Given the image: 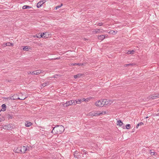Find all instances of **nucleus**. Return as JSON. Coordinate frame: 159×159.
<instances>
[{"mask_svg": "<svg viewBox=\"0 0 159 159\" xmlns=\"http://www.w3.org/2000/svg\"><path fill=\"white\" fill-rule=\"evenodd\" d=\"M2 109L3 110V111H4L6 110L7 107H6V104H3L2 106Z\"/></svg>", "mask_w": 159, "mask_h": 159, "instance_id": "obj_18", "label": "nucleus"}, {"mask_svg": "<svg viewBox=\"0 0 159 159\" xmlns=\"http://www.w3.org/2000/svg\"><path fill=\"white\" fill-rule=\"evenodd\" d=\"M89 100V99L88 98L86 99H84V101L85 102H88Z\"/></svg>", "mask_w": 159, "mask_h": 159, "instance_id": "obj_37", "label": "nucleus"}, {"mask_svg": "<svg viewBox=\"0 0 159 159\" xmlns=\"http://www.w3.org/2000/svg\"><path fill=\"white\" fill-rule=\"evenodd\" d=\"M32 7L29 6H27V5H25V6H24L23 7H22V9H29V8H31Z\"/></svg>", "mask_w": 159, "mask_h": 159, "instance_id": "obj_19", "label": "nucleus"}, {"mask_svg": "<svg viewBox=\"0 0 159 159\" xmlns=\"http://www.w3.org/2000/svg\"><path fill=\"white\" fill-rule=\"evenodd\" d=\"M103 100L102 99L96 101L95 103V105L98 107H102L104 106L103 103Z\"/></svg>", "mask_w": 159, "mask_h": 159, "instance_id": "obj_3", "label": "nucleus"}, {"mask_svg": "<svg viewBox=\"0 0 159 159\" xmlns=\"http://www.w3.org/2000/svg\"><path fill=\"white\" fill-rule=\"evenodd\" d=\"M117 31H116V32H115V31L111 30L110 31L109 33L111 34H116L117 33Z\"/></svg>", "mask_w": 159, "mask_h": 159, "instance_id": "obj_26", "label": "nucleus"}, {"mask_svg": "<svg viewBox=\"0 0 159 159\" xmlns=\"http://www.w3.org/2000/svg\"><path fill=\"white\" fill-rule=\"evenodd\" d=\"M5 120L4 117L0 114V122L3 121Z\"/></svg>", "mask_w": 159, "mask_h": 159, "instance_id": "obj_22", "label": "nucleus"}, {"mask_svg": "<svg viewBox=\"0 0 159 159\" xmlns=\"http://www.w3.org/2000/svg\"><path fill=\"white\" fill-rule=\"evenodd\" d=\"M147 98L148 100H150L151 99H155L157 98L155 96L154 94H153L149 96V97H148Z\"/></svg>", "mask_w": 159, "mask_h": 159, "instance_id": "obj_11", "label": "nucleus"}, {"mask_svg": "<svg viewBox=\"0 0 159 159\" xmlns=\"http://www.w3.org/2000/svg\"><path fill=\"white\" fill-rule=\"evenodd\" d=\"M105 35H101L100 36H99L98 37V39H99V40H103L104 38H105Z\"/></svg>", "mask_w": 159, "mask_h": 159, "instance_id": "obj_13", "label": "nucleus"}, {"mask_svg": "<svg viewBox=\"0 0 159 159\" xmlns=\"http://www.w3.org/2000/svg\"><path fill=\"white\" fill-rule=\"evenodd\" d=\"M84 98H83V99H82V100L83 101H84Z\"/></svg>", "mask_w": 159, "mask_h": 159, "instance_id": "obj_43", "label": "nucleus"}, {"mask_svg": "<svg viewBox=\"0 0 159 159\" xmlns=\"http://www.w3.org/2000/svg\"><path fill=\"white\" fill-rule=\"evenodd\" d=\"M11 98H12V97H8L7 98V99L8 100H11Z\"/></svg>", "mask_w": 159, "mask_h": 159, "instance_id": "obj_36", "label": "nucleus"}, {"mask_svg": "<svg viewBox=\"0 0 159 159\" xmlns=\"http://www.w3.org/2000/svg\"><path fill=\"white\" fill-rule=\"evenodd\" d=\"M101 114H102V113L98 111L91 112L89 113V115L92 116H97Z\"/></svg>", "mask_w": 159, "mask_h": 159, "instance_id": "obj_4", "label": "nucleus"}, {"mask_svg": "<svg viewBox=\"0 0 159 159\" xmlns=\"http://www.w3.org/2000/svg\"><path fill=\"white\" fill-rule=\"evenodd\" d=\"M42 70H37L34 71H33L31 73V74L32 75H38L41 73H42Z\"/></svg>", "mask_w": 159, "mask_h": 159, "instance_id": "obj_7", "label": "nucleus"}, {"mask_svg": "<svg viewBox=\"0 0 159 159\" xmlns=\"http://www.w3.org/2000/svg\"><path fill=\"white\" fill-rule=\"evenodd\" d=\"M27 150V147L25 146H20L18 147L16 149H14V151L16 152L20 153H24Z\"/></svg>", "mask_w": 159, "mask_h": 159, "instance_id": "obj_2", "label": "nucleus"}, {"mask_svg": "<svg viewBox=\"0 0 159 159\" xmlns=\"http://www.w3.org/2000/svg\"><path fill=\"white\" fill-rule=\"evenodd\" d=\"M75 102H74V104L75 105L77 104H80L81 102H83V101L81 99H78L77 100H74Z\"/></svg>", "mask_w": 159, "mask_h": 159, "instance_id": "obj_10", "label": "nucleus"}, {"mask_svg": "<svg viewBox=\"0 0 159 159\" xmlns=\"http://www.w3.org/2000/svg\"><path fill=\"white\" fill-rule=\"evenodd\" d=\"M42 37V34H36V35H34V37L35 38H40Z\"/></svg>", "mask_w": 159, "mask_h": 159, "instance_id": "obj_21", "label": "nucleus"}, {"mask_svg": "<svg viewBox=\"0 0 159 159\" xmlns=\"http://www.w3.org/2000/svg\"><path fill=\"white\" fill-rule=\"evenodd\" d=\"M32 125V123L29 121H26L25 123V126L26 127H29Z\"/></svg>", "mask_w": 159, "mask_h": 159, "instance_id": "obj_12", "label": "nucleus"}, {"mask_svg": "<svg viewBox=\"0 0 159 159\" xmlns=\"http://www.w3.org/2000/svg\"><path fill=\"white\" fill-rule=\"evenodd\" d=\"M9 125H4L3 126V128L4 129H8L9 128Z\"/></svg>", "mask_w": 159, "mask_h": 159, "instance_id": "obj_24", "label": "nucleus"}, {"mask_svg": "<svg viewBox=\"0 0 159 159\" xmlns=\"http://www.w3.org/2000/svg\"><path fill=\"white\" fill-rule=\"evenodd\" d=\"M63 5V4L61 3V5H58L55 7L56 9H57L60 7H61Z\"/></svg>", "mask_w": 159, "mask_h": 159, "instance_id": "obj_30", "label": "nucleus"}, {"mask_svg": "<svg viewBox=\"0 0 159 159\" xmlns=\"http://www.w3.org/2000/svg\"><path fill=\"white\" fill-rule=\"evenodd\" d=\"M23 50H24V51H28V46H25L23 48Z\"/></svg>", "mask_w": 159, "mask_h": 159, "instance_id": "obj_29", "label": "nucleus"}, {"mask_svg": "<svg viewBox=\"0 0 159 159\" xmlns=\"http://www.w3.org/2000/svg\"><path fill=\"white\" fill-rule=\"evenodd\" d=\"M134 64H133V63H129V64H126L125 65V66H133V65H134Z\"/></svg>", "mask_w": 159, "mask_h": 159, "instance_id": "obj_31", "label": "nucleus"}, {"mask_svg": "<svg viewBox=\"0 0 159 159\" xmlns=\"http://www.w3.org/2000/svg\"><path fill=\"white\" fill-rule=\"evenodd\" d=\"M49 84V83L48 82H47V81L45 82L44 83L42 84H41V88H42V87H45L47 85H48V84Z\"/></svg>", "mask_w": 159, "mask_h": 159, "instance_id": "obj_16", "label": "nucleus"}, {"mask_svg": "<svg viewBox=\"0 0 159 159\" xmlns=\"http://www.w3.org/2000/svg\"><path fill=\"white\" fill-rule=\"evenodd\" d=\"M31 71H29V72H28V74L29 75V74H31Z\"/></svg>", "mask_w": 159, "mask_h": 159, "instance_id": "obj_41", "label": "nucleus"}, {"mask_svg": "<svg viewBox=\"0 0 159 159\" xmlns=\"http://www.w3.org/2000/svg\"><path fill=\"white\" fill-rule=\"evenodd\" d=\"M1 111V110H0V112Z\"/></svg>", "mask_w": 159, "mask_h": 159, "instance_id": "obj_46", "label": "nucleus"}, {"mask_svg": "<svg viewBox=\"0 0 159 159\" xmlns=\"http://www.w3.org/2000/svg\"><path fill=\"white\" fill-rule=\"evenodd\" d=\"M155 96L157 98H159V94H154Z\"/></svg>", "mask_w": 159, "mask_h": 159, "instance_id": "obj_33", "label": "nucleus"}, {"mask_svg": "<svg viewBox=\"0 0 159 159\" xmlns=\"http://www.w3.org/2000/svg\"><path fill=\"white\" fill-rule=\"evenodd\" d=\"M8 117L9 118H11V119L12 118V117L11 116V115H8Z\"/></svg>", "mask_w": 159, "mask_h": 159, "instance_id": "obj_38", "label": "nucleus"}, {"mask_svg": "<svg viewBox=\"0 0 159 159\" xmlns=\"http://www.w3.org/2000/svg\"><path fill=\"white\" fill-rule=\"evenodd\" d=\"M65 129L62 125H57L53 127L52 131V133L54 134H61L63 133Z\"/></svg>", "mask_w": 159, "mask_h": 159, "instance_id": "obj_1", "label": "nucleus"}, {"mask_svg": "<svg viewBox=\"0 0 159 159\" xmlns=\"http://www.w3.org/2000/svg\"><path fill=\"white\" fill-rule=\"evenodd\" d=\"M83 152L85 154H86L87 153V152L85 150H84Z\"/></svg>", "mask_w": 159, "mask_h": 159, "instance_id": "obj_39", "label": "nucleus"}, {"mask_svg": "<svg viewBox=\"0 0 159 159\" xmlns=\"http://www.w3.org/2000/svg\"><path fill=\"white\" fill-rule=\"evenodd\" d=\"M5 45H4V47H5L6 46H12L14 45V44L13 43H11L9 42H7L5 43Z\"/></svg>", "mask_w": 159, "mask_h": 159, "instance_id": "obj_17", "label": "nucleus"}, {"mask_svg": "<svg viewBox=\"0 0 159 159\" xmlns=\"http://www.w3.org/2000/svg\"><path fill=\"white\" fill-rule=\"evenodd\" d=\"M139 125L138 124L137 125H136V128H138L139 127Z\"/></svg>", "mask_w": 159, "mask_h": 159, "instance_id": "obj_40", "label": "nucleus"}, {"mask_svg": "<svg viewBox=\"0 0 159 159\" xmlns=\"http://www.w3.org/2000/svg\"><path fill=\"white\" fill-rule=\"evenodd\" d=\"M125 127H126V129H129L131 127V126L130 124H127L126 125Z\"/></svg>", "mask_w": 159, "mask_h": 159, "instance_id": "obj_28", "label": "nucleus"}, {"mask_svg": "<svg viewBox=\"0 0 159 159\" xmlns=\"http://www.w3.org/2000/svg\"><path fill=\"white\" fill-rule=\"evenodd\" d=\"M83 65V64H81V63H75L72 64V65L73 66H74L75 65H79V66H82Z\"/></svg>", "mask_w": 159, "mask_h": 159, "instance_id": "obj_27", "label": "nucleus"}, {"mask_svg": "<svg viewBox=\"0 0 159 159\" xmlns=\"http://www.w3.org/2000/svg\"><path fill=\"white\" fill-rule=\"evenodd\" d=\"M150 153L151 154V155H154L155 153L154 152H152L151 151V150H150Z\"/></svg>", "mask_w": 159, "mask_h": 159, "instance_id": "obj_34", "label": "nucleus"}, {"mask_svg": "<svg viewBox=\"0 0 159 159\" xmlns=\"http://www.w3.org/2000/svg\"><path fill=\"white\" fill-rule=\"evenodd\" d=\"M74 100H73L67 101L66 103L63 104V106L64 107H67L70 105H75V104H74Z\"/></svg>", "mask_w": 159, "mask_h": 159, "instance_id": "obj_5", "label": "nucleus"}, {"mask_svg": "<svg viewBox=\"0 0 159 159\" xmlns=\"http://www.w3.org/2000/svg\"><path fill=\"white\" fill-rule=\"evenodd\" d=\"M42 37L46 38L48 37V32L43 33L42 34Z\"/></svg>", "mask_w": 159, "mask_h": 159, "instance_id": "obj_9", "label": "nucleus"}, {"mask_svg": "<svg viewBox=\"0 0 159 159\" xmlns=\"http://www.w3.org/2000/svg\"><path fill=\"white\" fill-rule=\"evenodd\" d=\"M103 25V23L102 22L99 23L97 24L98 26H102Z\"/></svg>", "mask_w": 159, "mask_h": 159, "instance_id": "obj_32", "label": "nucleus"}, {"mask_svg": "<svg viewBox=\"0 0 159 159\" xmlns=\"http://www.w3.org/2000/svg\"><path fill=\"white\" fill-rule=\"evenodd\" d=\"M45 2V1H41L39 2L37 4V8L40 7Z\"/></svg>", "mask_w": 159, "mask_h": 159, "instance_id": "obj_8", "label": "nucleus"}, {"mask_svg": "<svg viewBox=\"0 0 159 159\" xmlns=\"http://www.w3.org/2000/svg\"><path fill=\"white\" fill-rule=\"evenodd\" d=\"M123 124V123L120 120H119L117 122V125L119 126H121Z\"/></svg>", "mask_w": 159, "mask_h": 159, "instance_id": "obj_23", "label": "nucleus"}, {"mask_svg": "<svg viewBox=\"0 0 159 159\" xmlns=\"http://www.w3.org/2000/svg\"><path fill=\"white\" fill-rule=\"evenodd\" d=\"M93 32L95 34L99 33H102V31L100 30V29H97L95 31H93Z\"/></svg>", "mask_w": 159, "mask_h": 159, "instance_id": "obj_15", "label": "nucleus"}, {"mask_svg": "<svg viewBox=\"0 0 159 159\" xmlns=\"http://www.w3.org/2000/svg\"><path fill=\"white\" fill-rule=\"evenodd\" d=\"M25 98H21V99H25Z\"/></svg>", "mask_w": 159, "mask_h": 159, "instance_id": "obj_45", "label": "nucleus"}, {"mask_svg": "<svg viewBox=\"0 0 159 159\" xmlns=\"http://www.w3.org/2000/svg\"><path fill=\"white\" fill-rule=\"evenodd\" d=\"M103 103L104 106L105 105H110L112 102L111 101L108 100L107 99H103Z\"/></svg>", "mask_w": 159, "mask_h": 159, "instance_id": "obj_6", "label": "nucleus"}, {"mask_svg": "<svg viewBox=\"0 0 159 159\" xmlns=\"http://www.w3.org/2000/svg\"><path fill=\"white\" fill-rule=\"evenodd\" d=\"M138 124L139 125V126H141V125H143V124H144L143 123V122H141L140 123H139Z\"/></svg>", "mask_w": 159, "mask_h": 159, "instance_id": "obj_35", "label": "nucleus"}, {"mask_svg": "<svg viewBox=\"0 0 159 159\" xmlns=\"http://www.w3.org/2000/svg\"><path fill=\"white\" fill-rule=\"evenodd\" d=\"M148 116H147V117H146V118H148Z\"/></svg>", "mask_w": 159, "mask_h": 159, "instance_id": "obj_44", "label": "nucleus"}, {"mask_svg": "<svg viewBox=\"0 0 159 159\" xmlns=\"http://www.w3.org/2000/svg\"><path fill=\"white\" fill-rule=\"evenodd\" d=\"M14 96H12V97L11 100H16L17 99H20V100H23L24 99H20L19 98H14Z\"/></svg>", "mask_w": 159, "mask_h": 159, "instance_id": "obj_25", "label": "nucleus"}, {"mask_svg": "<svg viewBox=\"0 0 159 159\" xmlns=\"http://www.w3.org/2000/svg\"><path fill=\"white\" fill-rule=\"evenodd\" d=\"M2 45L4 47V45H6L5 43H3Z\"/></svg>", "mask_w": 159, "mask_h": 159, "instance_id": "obj_42", "label": "nucleus"}, {"mask_svg": "<svg viewBox=\"0 0 159 159\" xmlns=\"http://www.w3.org/2000/svg\"><path fill=\"white\" fill-rule=\"evenodd\" d=\"M134 52V50H130V51H128L126 53L130 54H133Z\"/></svg>", "mask_w": 159, "mask_h": 159, "instance_id": "obj_20", "label": "nucleus"}, {"mask_svg": "<svg viewBox=\"0 0 159 159\" xmlns=\"http://www.w3.org/2000/svg\"><path fill=\"white\" fill-rule=\"evenodd\" d=\"M82 75H83L82 74H79L76 75H74V78L75 79H76L77 78H80L81 77Z\"/></svg>", "mask_w": 159, "mask_h": 159, "instance_id": "obj_14", "label": "nucleus"}]
</instances>
